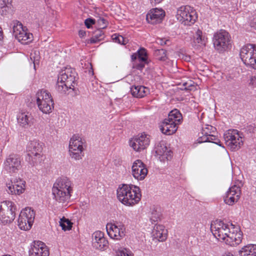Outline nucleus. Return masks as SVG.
Returning <instances> with one entry per match:
<instances>
[{
  "instance_id": "412c9836",
  "label": "nucleus",
  "mask_w": 256,
  "mask_h": 256,
  "mask_svg": "<svg viewBox=\"0 0 256 256\" xmlns=\"http://www.w3.org/2000/svg\"><path fill=\"white\" fill-rule=\"evenodd\" d=\"M175 121H172L166 118L160 124V127L162 133L166 135H171L174 134L178 129Z\"/></svg>"
},
{
  "instance_id": "8fccbe9b",
  "label": "nucleus",
  "mask_w": 256,
  "mask_h": 256,
  "mask_svg": "<svg viewBox=\"0 0 256 256\" xmlns=\"http://www.w3.org/2000/svg\"><path fill=\"white\" fill-rule=\"evenodd\" d=\"M100 26L101 27L106 26V20L103 18H100L98 20Z\"/></svg>"
},
{
  "instance_id": "aec40b11",
  "label": "nucleus",
  "mask_w": 256,
  "mask_h": 256,
  "mask_svg": "<svg viewBox=\"0 0 256 256\" xmlns=\"http://www.w3.org/2000/svg\"><path fill=\"white\" fill-rule=\"evenodd\" d=\"M240 194V188L234 185L227 192L224 198V202L226 204L232 206L239 200Z\"/></svg>"
},
{
  "instance_id": "423d86ee",
  "label": "nucleus",
  "mask_w": 256,
  "mask_h": 256,
  "mask_svg": "<svg viewBox=\"0 0 256 256\" xmlns=\"http://www.w3.org/2000/svg\"><path fill=\"white\" fill-rule=\"evenodd\" d=\"M42 144L36 140L30 142L27 146L26 160L32 166L40 163L42 160Z\"/></svg>"
},
{
  "instance_id": "6e6d98bb",
  "label": "nucleus",
  "mask_w": 256,
  "mask_h": 256,
  "mask_svg": "<svg viewBox=\"0 0 256 256\" xmlns=\"http://www.w3.org/2000/svg\"><path fill=\"white\" fill-rule=\"evenodd\" d=\"M86 34V32L83 30H80L78 32V35L80 37L82 38Z\"/></svg>"
},
{
  "instance_id": "1a4fd4ad",
  "label": "nucleus",
  "mask_w": 256,
  "mask_h": 256,
  "mask_svg": "<svg viewBox=\"0 0 256 256\" xmlns=\"http://www.w3.org/2000/svg\"><path fill=\"white\" fill-rule=\"evenodd\" d=\"M35 212L30 208L22 210L18 219V226L20 229L24 230H30L34 223Z\"/></svg>"
},
{
  "instance_id": "ddd939ff",
  "label": "nucleus",
  "mask_w": 256,
  "mask_h": 256,
  "mask_svg": "<svg viewBox=\"0 0 256 256\" xmlns=\"http://www.w3.org/2000/svg\"><path fill=\"white\" fill-rule=\"evenodd\" d=\"M190 6H182L177 10V19L184 25H190L195 22L194 12H190Z\"/></svg>"
},
{
  "instance_id": "2eb2a0df",
  "label": "nucleus",
  "mask_w": 256,
  "mask_h": 256,
  "mask_svg": "<svg viewBox=\"0 0 256 256\" xmlns=\"http://www.w3.org/2000/svg\"><path fill=\"white\" fill-rule=\"evenodd\" d=\"M125 227L124 224L108 223L106 225V231L108 236L114 239L120 240L125 236Z\"/></svg>"
},
{
  "instance_id": "49530a36",
  "label": "nucleus",
  "mask_w": 256,
  "mask_h": 256,
  "mask_svg": "<svg viewBox=\"0 0 256 256\" xmlns=\"http://www.w3.org/2000/svg\"><path fill=\"white\" fill-rule=\"evenodd\" d=\"M119 256H132L131 253L126 248L120 250Z\"/></svg>"
},
{
  "instance_id": "473e14b6",
  "label": "nucleus",
  "mask_w": 256,
  "mask_h": 256,
  "mask_svg": "<svg viewBox=\"0 0 256 256\" xmlns=\"http://www.w3.org/2000/svg\"><path fill=\"white\" fill-rule=\"evenodd\" d=\"M10 26H12L13 28V36L15 37L18 34V33H20L24 29L27 30L26 27L23 26L22 24L18 20H13L10 24Z\"/></svg>"
},
{
  "instance_id": "a878e982",
  "label": "nucleus",
  "mask_w": 256,
  "mask_h": 256,
  "mask_svg": "<svg viewBox=\"0 0 256 256\" xmlns=\"http://www.w3.org/2000/svg\"><path fill=\"white\" fill-rule=\"evenodd\" d=\"M39 109L44 114H49L52 112L54 108V102L52 98H48L46 101H42L37 104Z\"/></svg>"
},
{
  "instance_id": "4d7b16f0",
  "label": "nucleus",
  "mask_w": 256,
  "mask_h": 256,
  "mask_svg": "<svg viewBox=\"0 0 256 256\" xmlns=\"http://www.w3.org/2000/svg\"><path fill=\"white\" fill-rule=\"evenodd\" d=\"M131 58H132V61H134L135 60H136L137 59V58H138V54H137V52L133 54L131 56Z\"/></svg>"
},
{
  "instance_id": "13d9d810",
  "label": "nucleus",
  "mask_w": 256,
  "mask_h": 256,
  "mask_svg": "<svg viewBox=\"0 0 256 256\" xmlns=\"http://www.w3.org/2000/svg\"><path fill=\"white\" fill-rule=\"evenodd\" d=\"M3 38V34L2 32V29L0 27V40H2Z\"/></svg>"
},
{
  "instance_id": "ea45409f",
  "label": "nucleus",
  "mask_w": 256,
  "mask_h": 256,
  "mask_svg": "<svg viewBox=\"0 0 256 256\" xmlns=\"http://www.w3.org/2000/svg\"><path fill=\"white\" fill-rule=\"evenodd\" d=\"M202 134H204L203 136H200L198 139V143H202L204 142H208V132H206V130L202 129Z\"/></svg>"
},
{
  "instance_id": "f3484780",
  "label": "nucleus",
  "mask_w": 256,
  "mask_h": 256,
  "mask_svg": "<svg viewBox=\"0 0 256 256\" xmlns=\"http://www.w3.org/2000/svg\"><path fill=\"white\" fill-rule=\"evenodd\" d=\"M92 246L100 250H104L108 248V241L104 237V234L97 231L93 234Z\"/></svg>"
},
{
  "instance_id": "2f4dec72",
  "label": "nucleus",
  "mask_w": 256,
  "mask_h": 256,
  "mask_svg": "<svg viewBox=\"0 0 256 256\" xmlns=\"http://www.w3.org/2000/svg\"><path fill=\"white\" fill-rule=\"evenodd\" d=\"M167 118L172 121H175L176 123L179 124L182 120V116L180 111L175 109L169 113Z\"/></svg>"
},
{
  "instance_id": "72a5a7b5",
  "label": "nucleus",
  "mask_w": 256,
  "mask_h": 256,
  "mask_svg": "<svg viewBox=\"0 0 256 256\" xmlns=\"http://www.w3.org/2000/svg\"><path fill=\"white\" fill-rule=\"evenodd\" d=\"M138 58L139 62L148 64V54L146 50L144 48H140L137 52Z\"/></svg>"
},
{
  "instance_id": "c9c22d12",
  "label": "nucleus",
  "mask_w": 256,
  "mask_h": 256,
  "mask_svg": "<svg viewBox=\"0 0 256 256\" xmlns=\"http://www.w3.org/2000/svg\"><path fill=\"white\" fill-rule=\"evenodd\" d=\"M154 54L156 56H159L158 59L162 61H166L168 58L166 54V50L162 48L156 50Z\"/></svg>"
},
{
  "instance_id": "9d476101",
  "label": "nucleus",
  "mask_w": 256,
  "mask_h": 256,
  "mask_svg": "<svg viewBox=\"0 0 256 256\" xmlns=\"http://www.w3.org/2000/svg\"><path fill=\"white\" fill-rule=\"evenodd\" d=\"M224 138L226 144L232 151L238 150L243 144L242 138L236 130H229L224 134Z\"/></svg>"
},
{
  "instance_id": "0eeeda50",
  "label": "nucleus",
  "mask_w": 256,
  "mask_h": 256,
  "mask_svg": "<svg viewBox=\"0 0 256 256\" xmlns=\"http://www.w3.org/2000/svg\"><path fill=\"white\" fill-rule=\"evenodd\" d=\"M240 56L246 66L256 69V45L250 44L244 46L240 50Z\"/></svg>"
},
{
  "instance_id": "f8f14e48",
  "label": "nucleus",
  "mask_w": 256,
  "mask_h": 256,
  "mask_svg": "<svg viewBox=\"0 0 256 256\" xmlns=\"http://www.w3.org/2000/svg\"><path fill=\"white\" fill-rule=\"evenodd\" d=\"M79 138V136H74L70 138V154L72 158L76 160H79L84 156V154L82 153L84 150L83 142Z\"/></svg>"
},
{
  "instance_id": "c756f323",
  "label": "nucleus",
  "mask_w": 256,
  "mask_h": 256,
  "mask_svg": "<svg viewBox=\"0 0 256 256\" xmlns=\"http://www.w3.org/2000/svg\"><path fill=\"white\" fill-rule=\"evenodd\" d=\"M36 103L38 104L42 101H46L48 98H52L50 92L46 90L42 89L38 90L36 94Z\"/></svg>"
},
{
  "instance_id": "3c124183",
  "label": "nucleus",
  "mask_w": 256,
  "mask_h": 256,
  "mask_svg": "<svg viewBox=\"0 0 256 256\" xmlns=\"http://www.w3.org/2000/svg\"><path fill=\"white\" fill-rule=\"evenodd\" d=\"M169 42V40H165L164 39L162 38H158L157 40V43L162 46L168 44V42Z\"/></svg>"
},
{
  "instance_id": "e433bc0d",
  "label": "nucleus",
  "mask_w": 256,
  "mask_h": 256,
  "mask_svg": "<svg viewBox=\"0 0 256 256\" xmlns=\"http://www.w3.org/2000/svg\"><path fill=\"white\" fill-rule=\"evenodd\" d=\"M106 28V26H104L100 28L97 29L93 32L94 36L98 39H100V40H102L104 38V33L102 29L105 28Z\"/></svg>"
},
{
  "instance_id": "cd10ccee",
  "label": "nucleus",
  "mask_w": 256,
  "mask_h": 256,
  "mask_svg": "<svg viewBox=\"0 0 256 256\" xmlns=\"http://www.w3.org/2000/svg\"><path fill=\"white\" fill-rule=\"evenodd\" d=\"M18 122L24 128H27L30 126L32 116L28 113L22 112L18 116Z\"/></svg>"
},
{
  "instance_id": "f03ea898",
  "label": "nucleus",
  "mask_w": 256,
  "mask_h": 256,
  "mask_svg": "<svg viewBox=\"0 0 256 256\" xmlns=\"http://www.w3.org/2000/svg\"><path fill=\"white\" fill-rule=\"evenodd\" d=\"M117 198L125 205L134 206L140 200V188L133 184H122L117 190Z\"/></svg>"
},
{
  "instance_id": "58836bf2",
  "label": "nucleus",
  "mask_w": 256,
  "mask_h": 256,
  "mask_svg": "<svg viewBox=\"0 0 256 256\" xmlns=\"http://www.w3.org/2000/svg\"><path fill=\"white\" fill-rule=\"evenodd\" d=\"M152 216H150V220L152 222H156L158 221V220L160 218V214L159 212H158L156 210L155 208L153 209L152 211Z\"/></svg>"
},
{
  "instance_id": "b1692460",
  "label": "nucleus",
  "mask_w": 256,
  "mask_h": 256,
  "mask_svg": "<svg viewBox=\"0 0 256 256\" xmlns=\"http://www.w3.org/2000/svg\"><path fill=\"white\" fill-rule=\"evenodd\" d=\"M130 92L133 96L142 98L150 92L149 88L143 86H132L130 88Z\"/></svg>"
},
{
  "instance_id": "6e6552de",
  "label": "nucleus",
  "mask_w": 256,
  "mask_h": 256,
  "mask_svg": "<svg viewBox=\"0 0 256 256\" xmlns=\"http://www.w3.org/2000/svg\"><path fill=\"white\" fill-rule=\"evenodd\" d=\"M16 206L10 201L0 203V222L8 224L12 222L16 217Z\"/></svg>"
},
{
  "instance_id": "4468645a",
  "label": "nucleus",
  "mask_w": 256,
  "mask_h": 256,
  "mask_svg": "<svg viewBox=\"0 0 256 256\" xmlns=\"http://www.w3.org/2000/svg\"><path fill=\"white\" fill-rule=\"evenodd\" d=\"M149 136L142 134L133 138L129 142L130 145L136 152H141L146 149L150 144Z\"/></svg>"
},
{
  "instance_id": "bf43d9fd",
  "label": "nucleus",
  "mask_w": 256,
  "mask_h": 256,
  "mask_svg": "<svg viewBox=\"0 0 256 256\" xmlns=\"http://www.w3.org/2000/svg\"><path fill=\"white\" fill-rule=\"evenodd\" d=\"M232 78L231 77V76H229L228 78V80H232Z\"/></svg>"
},
{
  "instance_id": "f704fd0d",
  "label": "nucleus",
  "mask_w": 256,
  "mask_h": 256,
  "mask_svg": "<svg viewBox=\"0 0 256 256\" xmlns=\"http://www.w3.org/2000/svg\"><path fill=\"white\" fill-rule=\"evenodd\" d=\"M72 222L64 217L60 220V225L62 227V230L66 231L71 230L72 228Z\"/></svg>"
},
{
  "instance_id": "603ef678",
  "label": "nucleus",
  "mask_w": 256,
  "mask_h": 256,
  "mask_svg": "<svg viewBox=\"0 0 256 256\" xmlns=\"http://www.w3.org/2000/svg\"><path fill=\"white\" fill-rule=\"evenodd\" d=\"M100 41V39H98L97 38L95 37L94 36L88 42V43L92 44H96L98 42Z\"/></svg>"
},
{
  "instance_id": "7c9ffc66",
  "label": "nucleus",
  "mask_w": 256,
  "mask_h": 256,
  "mask_svg": "<svg viewBox=\"0 0 256 256\" xmlns=\"http://www.w3.org/2000/svg\"><path fill=\"white\" fill-rule=\"evenodd\" d=\"M26 29H24L20 34L18 33L17 36H15V38L17 39L19 42L26 41L28 42H31L32 39V34L26 32Z\"/></svg>"
},
{
  "instance_id": "5fc2aeb1",
  "label": "nucleus",
  "mask_w": 256,
  "mask_h": 256,
  "mask_svg": "<svg viewBox=\"0 0 256 256\" xmlns=\"http://www.w3.org/2000/svg\"><path fill=\"white\" fill-rule=\"evenodd\" d=\"M164 0H150V3L152 6H156L157 4L160 3Z\"/></svg>"
},
{
  "instance_id": "a18cd8bd",
  "label": "nucleus",
  "mask_w": 256,
  "mask_h": 256,
  "mask_svg": "<svg viewBox=\"0 0 256 256\" xmlns=\"http://www.w3.org/2000/svg\"><path fill=\"white\" fill-rule=\"evenodd\" d=\"M9 8H10L9 6H2L0 8V14L2 16L6 15L8 12V10Z\"/></svg>"
},
{
  "instance_id": "20e7f679",
  "label": "nucleus",
  "mask_w": 256,
  "mask_h": 256,
  "mask_svg": "<svg viewBox=\"0 0 256 256\" xmlns=\"http://www.w3.org/2000/svg\"><path fill=\"white\" fill-rule=\"evenodd\" d=\"M76 72L71 68H66L59 73L56 89L61 94H66L69 89H74Z\"/></svg>"
},
{
  "instance_id": "c85d7f7f",
  "label": "nucleus",
  "mask_w": 256,
  "mask_h": 256,
  "mask_svg": "<svg viewBox=\"0 0 256 256\" xmlns=\"http://www.w3.org/2000/svg\"><path fill=\"white\" fill-rule=\"evenodd\" d=\"M207 42V38L202 35V31L198 30L194 36V42L198 44V46H205Z\"/></svg>"
},
{
  "instance_id": "09e8293b",
  "label": "nucleus",
  "mask_w": 256,
  "mask_h": 256,
  "mask_svg": "<svg viewBox=\"0 0 256 256\" xmlns=\"http://www.w3.org/2000/svg\"><path fill=\"white\" fill-rule=\"evenodd\" d=\"M144 64H146L144 62H140L138 64H135L133 68L138 70H142L144 67Z\"/></svg>"
},
{
  "instance_id": "79ce46f5",
  "label": "nucleus",
  "mask_w": 256,
  "mask_h": 256,
  "mask_svg": "<svg viewBox=\"0 0 256 256\" xmlns=\"http://www.w3.org/2000/svg\"><path fill=\"white\" fill-rule=\"evenodd\" d=\"M208 142H213L220 146H222V144L220 140L217 137H216V136L213 134H208Z\"/></svg>"
},
{
  "instance_id": "393cba45",
  "label": "nucleus",
  "mask_w": 256,
  "mask_h": 256,
  "mask_svg": "<svg viewBox=\"0 0 256 256\" xmlns=\"http://www.w3.org/2000/svg\"><path fill=\"white\" fill-rule=\"evenodd\" d=\"M26 182L22 180H17L14 182V184L8 186V192L12 194H22L25 190Z\"/></svg>"
},
{
  "instance_id": "39448f33",
  "label": "nucleus",
  "mask_w": 256,
  "mask_h": 256,
  "mask_svg": "<svg viewBox=\"0 0 256 256\" xmlns=\"http://www.w3.org/2000/svg\"><path fill=\"white\" fill-rule=\"evenodd\" d=\"M231 37L228 32L221 30L216 32L213 37L214 48L219 52L227 50L231 47Z\"/></svg>"
},
{
  "instance_id": "a211bd4d",
  "label": "nucleus",
  "mask_w": 256,
  "mask_h": 256,
  "mask_svg": "<svg viewBox=\"0 0 256 256\" xmlns=\"http://www.w3.org/2000/svg\"><path fill=\"white\" fill-rule=\"evenodd\" d=\"M29 250V256H48L49 251L45 244L40 242H34Z\"/></svg>"
},
{
  "instance_id": "c03bdc74",
  "label": "nucleus",
  "mask_w": 256,
  "mask_h": 256,
  "mask_svg": "<svg viewBox=\"0 0 256 256\" xmlns=\"http://www.w3.org/2000/svg\"><path fill=\"white\" fill-rule=\"evenodd\" d=\"M250 24L251 27H252L256 30V14L251 17Z\"/></svg>"
},
{
  "instance_id": "de8ad7c7",
  "label": "nucleus",
  "mask_w": 256,
  "mask_h": 256,
  "mask_svg": "<svg viewBox=\"0 0 256 256\" xmlns=\"http://www.w3.org/2000/svg\"><path fill=\"white\" fill-rule=\"evenodd\" d=\"M202 129L206 130V132H208V134L214 132L216 130V128L209 125H207L205 128H203Z\"/></svg>"
},
{
  "instance_id": "6ab92c4d",
  "label": "nucleus",
  "mask_w": 256,
  "mask_h": 256,
  "mask_svg": "<svg viewBox=\"0 0 256 256\" xmlns=\"http://www.w3.org/2000/svg\"><path fill=\"white\" fill-rule=\"evenodd\" d=\"M155 152L162 162L170 160L172 158V152L170 150H168L164 141L158 144L155 148Z\"/></svg>"
},
{
  "instance_id": "4be33fe9",
  "label": "nucleus",
  "mask_w": 256,
  "mask_h": 256,
  "mask_svg": "<svg viewBox=\"0 0 256 256\" xmlns=\"http://www.w3.org/2000/svg\"><path fill=\"white\" fill-rule=\"evenodd\" d=\"M163 12L158 8L152 9L146 14V20L150 24H154L161 22L164 15Z\"/></svg>"
},
{
  "instance_id": "dca6fc26",
  "label": "nucleus",
  "mask_w": 256,
  "mask_h": 256,
  "mask_svg": "<svg viewBox=\"0 0 256 256\" xmlns=\"http://www.w3.org/2000/svg\"><path fill=\"white\" fill-rule=\"evenodd\" d=\"M148 174V170L141 160H136L132 166V174L138 180H144Z\"/></svg>"
},
{
  "instance_id": "680f3d73",
  "label": "nucleus",
  "mask_w": 256,
  "mask_h": 256,
  "mask_svg": "<svg viewBox=\"0 0 256 256\" xmlns=\"http://www.w3.org/2000/svg\"><path fill=\"white\" fill-rule=\"evenodd\" d=\"M30 58L32 60V54H30Z\"/></svg>"
},
{
  "instance_id": "a19ab883",
  "label": "nucleus",
  "mask_w": 256,
  "mask_h": 256,
  "mask_svg": "<svg viewBox=\"0 0 256 256\" xmlns=\"http://www.w3.org/2000/svg\"><path fill=\"white\" fill-rule=\"evenodd\" d=\"M194 82L191 80L184 82L182 84L183 88H182V89L188 90H192L193 89V88H194Z\"/></svg>"
},
{
  "instance_id": "864d4df0",
  "label": "nucleus",
  "mask_w": 256,
  "mask_h": 256,
  "mask_svg": "<svg viewBox=\"0 0 256 256\" xmlns=\"http://www.w3.org/2000/svg\"><path fill=\"white\" fill-rule=\"evenodd\" d=\"M12 2V0H2L3 4H2V5L3 6H11V4Z\"/></svg>"
},
{
  "instance_id": "052dcab7",
  "label": "nucleus",
  "mask_w": 256,
  "mask_h": 256,
  "mask_svg": "<svg viewBox=\"0 0 256 256\" xmlns=\"http://www.w3.org/2000/svg\"><path fill=\"white\" fill-rule=\"evenodd\" d=\"M34 67L35 68V60L34 62Z\"/></svg>"
},
{
  "instance_id": "5701e85b",
  "label": "nucleus",
  "mask_w": 256,
  "mask_h": 256,
  "mask_svg": "<svg viewBox=\"0 0 256 256\" xmlns=\"http://www.w3.org/2000/svg\"><path fill=\"white\" fill-rule=\"evenodd\" d=\"M153 240L156 239L158 242L165 241L168 237L167 230L162 225H158L154 227L152 232Z\"/></svg>"
},
{
  "instance_id": "bb28decb",
  "label": "nucleus",
  "mask_w": 256,
  "mask_h": 256,
  "mask_svg": "<svg viewBox=\"0 0 256 256\" xmlns=\"http://www.w3.org/2000/svg\"><path fill=\"white\" fill-rule=\"evenodd\" d=\"M240 256H256V244H249L238 251Z\"/></svg>"
},
{
  "instance_id": "37998d69",
  "label": "nucleus",
  "mask_w": 256,
  "mask_h": 256,
  "mask_svg": "<svg viewBox=\"0 0 256 256\" xmlns=\"http://www.w3.org/2000/svg\"><path fill=\"white\" fill-rule=\"evenodd\" d=\"M96 20L92 18H88L84 21V24L87 28H90L92 25L95 24Z\"/></svg>"
},
{
  "instance_id": "7ed1b4c3",
  "label": "nucleus",
  "mask_w": 256,
  "mask_h": 256,
  "mask_svg": "<svg viewBox=\"0 0 256 256\" xmlns=\"http://www.w3.org/2000/svg\"><path fill=\"white\" fill-rule=\"evenodd\" d=\"M72 192V182L67 177L58 178L52 188L53 198L58 202L64 203L68 202Z\"/></svg>"
},
{
  "instance_id": "4c0bfd02",
  "label": "nucleus",
  "mask_w": 256,
  "mask_h": 256,
  "mask_svg": "<svg viewBox=\"0 0 256 256\" xmlns=\"http://www.w3.org/2000/svg\"><path fill=\"white\" fill-rule=\"evenodd\" d=\"M112 38L118 44L124 45L127 43L126 38L120 35H117L116 34H113Z\"/></svg>"
},
{
  "instance_id": "f257e3e1",
  "label": "nucleus",
  "mask_w": 256,
  "mask_h": 256,
  "mask_svg": "<svg viewBox=\"0 0 256 256\" xmlns=\"http://www.w3.org/2000/svg\"><path fill=\"white\" fill-rule=\"evenodd\" d=\"M230 226L231 229L228 224H224L221 220H216L212 222L210 230L218 240H222L226 244L234 246L242 242V233L238 229L234 232V225L231 224Z\"/></svg>"
},
{
  "instance_id": "9b49d317",
  "label": "nucleus",
  "mask_w": 256,
  "mask_h": 256,
  "mask_svg": "<svg viewBox=\"0 0 256 256\" xmlns=\"http://www.w3.org/2000/svg\"><path fill=\"white\" fill-rule=\"evenodd\" d=\"M22 158L20 154L12 153L4 161V168L9 172H17L22 168Z\"/></svg>"
}]
</instances>
